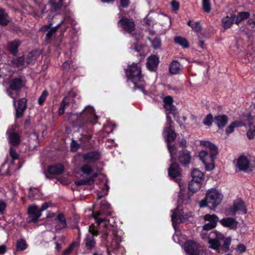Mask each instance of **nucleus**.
I'll use <instances>...</instances> for the list:
<instances>
[{
  "label": "nucleus",
  "mask_w": 255,
  "mask_h": 255,
  "mask_svg": "<svg viewBox=\"0 0 255 255\" xmlns=\"http://www.w3.org/2000/svg\"><path fill=\"white\" fill-rule=\"evenodd\" d=\"M191 159V156L190 153L186 150H183L179 156V161L184 166L188 164L190 162Z\"/></svg>",
  "instance_id": "nucleus-24"
},
{
  "label": "nucleus",
  "mask_w": 255,
  "mask_h": 255,
  "mask_svg": "<svg viewBox=\"0 0 255 255\" xmlns=\"http://www.w3.org/2000/svg\"><path fill=\"white\" fill-rule=\"evenodd\" d=\"M64 0H50L49 4L55 11L60 10L63 6Z\"/></svg>",
  "instance_id": "nucleus-35"
},
{
  "label": "nucleus",
  "mask_w": 255,
  "mask_h": 255,
  "mask_svg": "<svg viewBox=\"0 0 255 255\" xmlns=\"http://www.w3.org/2000/svg\"><path fill=\"white\" fill-rule=\"evenodd\" d=\"M118 26L124 32L133 34L135 29V25L132 19L122 18L118 22Z\"/></svg>",
  "instance_id": "nucleus-9"
},
{
  "label": "nucleus",
  "mask_w": 255,
  "mask_h": 255,
  "mask_svg": "<svg viewBox=\"0 0 255 255\" xmlns=\"http://www.w3.org/2000/svg\"><path fill=\"white\" fill-rule=\"evenodd\" d=\"M8 141L11 145H17L20 143V136L16 132H12L8 135Z\"/></svg>",
  "instance_id": "nucleus-31"
},
{
  "label": "nucleus",
  "mask_w": 255,
  "mask_h": 255,
  "mask_svg": "<svg viewBox=\"0 0 255 255\" xmlns=\"http://www.w3.org/2000/svg\"><path fill=\"white\" fill-rule=\"evenodd\" d=\"M220 223L224 227L229 228L231 229H236L238 225V222L232 218H226L220 221Z\"/></svg>",
  "instance_id": "nucleus-22"
},
{
  "label": "nucleus",
  "mask_w": 255,
  "mask_h": 255,
  "mask_svg": "<svg viewBox=\"0 0 255 255\" xmlns=\"http://www.w3.org/2000/svg\"><path fill=\"white\" fill-rule=\"evenodd\" d=\"M83 158L85 162L93 163L100 158V154L99 152L93 151L84 154Z\"/></svg>",
  "instance_id": "nucleus-19"
},
{
  "label": "nucleus",
  "mask_w": 255,
  "mask_h": 255,
  "mask_svg": "<svg viewBox=\"0 0 255 255\" xmlns=\"http://www.w3.org/2000/svg\"><path fill=\"white\" fill-rule=\"evenodd\" d=\"M8 22L7 13L4 10L0 9V24L6 25L8 24Z\"/></svg>",
  "instance_id": "nucleus-38"
},
{
  "label": "nucleus",
  "mask_w": 255,
  "mask_h": 255,
  "mask_svg": "<svg viewBox=\"0 0 255 255\" xmlns=\"http://www.w3.org/2000/svg\"><path fill=\"white\" fill-rule=\"evenodd\" d=\"M5 207L6 204L5 202L2 200H0V213L3 214Z\"/></svg>",
  "instance_id": "nucleus-63"
},
{
  "label": "nucleus",
  "mask_w": 255,
  "mask_h": 255,
  "mask_svg": "<svg viewBox=\"0 0 255 255\" xmlns=\"http://www.w3.org/2000/svg\"><path fill=\"white\" fill-rule=\"evenodd\" d=\"M237 249L240 252L243 253V252H245V251L246 250V247L243 244H240L238 246Z\"/></svg>",
  "instance_id": "nucleus-64"
},
{
  "label": "nucleus",
  "mask_w": 255,
  "mask_h": 255,
  "mask_svg": "<svg viewBox=\"0 0 255 255\" xmlns=\"http://www.w3.org/2000/svg\"><path fill=\"white\" fill-rule=\"evenodd\" d=\"M214 162V161H206V163H203L205 166L206 170L211 171L214 168L215 166Z\"/></svg>",
  "instance_id": "nucleus-49"
},
{
  "label": "nucleus",
  "mask_w": 255,
  "mask_h": 255,
  "mask_svg": "<svg viewBox=\"0 0 255 255\" xmlns=\"http://www.w3.org/2000/svg\"><path fill=\"white\" fill-rule=\"evenodd\" d=\"M235 17V15H231L230 16H227L223 18L222 20L223 27L226 29L230 28L233 24Z\"/></svg>",
  "instance_id": "nucleus-29"
},
{
  "label": "nucleus",
  "mask_w": 255,
  "mask_h": 255,
  "mask_svg": "<svg viewBox=\"0 0 255 255\" xmlns=\"http://www.w3.org/2000/svg\"><path fill=\"white\" fill-rule=\"evenodd\" d=\"M163 135L167 144H169L171 142L174 141L176 136V133L170 127H166L164 129Z\"/></svg>",
  "instance_id": "nucleus-20"
},
{
  "label": "nucleus",
  "mask_w": 255,
  "mask_h": 255,
  "mask_svg": "<svg viewBox=\"0 0 255 255\" xmlns=\"http://www.w3.org/2000/svg\"><path fill=\"white\" fill-rule=\"evenodd\" d=\"M23 86L22 80L16 78L10 80L9 82V87L6 90V93L9 96L13 99V105H15V99L18 96V91Z\"/></svg>",
  "instance_id": "nucleus-6"
},
{
  "label": "nucleus",
  "mask_w": 255,
  "mask_h": 255,
  "mask_svg": "<svg viewBox=\"0 0 255 255\" xmlns=\"http://www.w3.org/2000/svg\"><path fill=\"white\" fill-rule=\"evenodd\" d=\"M82 120L90 122L92 123L96 122L97 117L96 116L95 110L93 107L88 106L85 107L81 115Z\"/></svg>",
  "instance_id": "nucleus-14"
},
{
  "label": "nucleus",
  "mask_w": 255,
  "mask_h": 255,
  "mask_svg": "<svg viewBox=\"0 0 255 255\" xmlns=\"http://www.w3.org/2000/svg\"><path fill=\"white\" fill-rule=\"evenodd\" d=\"M255 158L251 155H242L237 160V166L240 170L247 171L254 167Z\"/></svg>",
  "instance_id": "nucleus-7"
},
{
  "label": "nucleus",
  "mask_w": 255,
  "mask_h": 255,
  "mask_svg": "<svg viewBox=\"0 0 255 255\" xmlns=\"http://www.w3.org/2000/svg\"><path fill=\"white\" fill-rule=\"evenodd\" d=\"M184 249L189 255H199L202 247L195 241L190 240L185 244Z\"/></svg>",
  "instance_id": "nucleus-12"
},
{
  "label": "nucleus",
  "mask_w": 255,
  "mask_h": 255,
  "mask_svg": "<svg viewBox=\"0 0 255 255\" xmlns=\"http://www.w3.org/2000/svg\"><path fill=\"white\" fill-rule=\"evenodd\" d=\"M80 98V96L75 92L70 91L63 99L58 111V114L62 115L66 109L73 104L77 103L79 101Z\"/></svg>",
  "instance_id": "nucleus-5"
},
{
  "label": "nucleus",
  "mask_w": 255,
  "mask_h": 255,
  "mask_svg": "<svg viewBox=\"0 0 255 255\" xmlns=\"http://www.w3.org/2000/svg\"><path fill=\"white\" fill-rule=\"evenodd\" d=\"M201 184V183L191 180L189 183V190L191 192L195 193L200 189Z\"/></svg>",
  "instance_id": "nucleus-37"
},
{
  "label": "nucleus",
  "mask_w": 255,
  "mask_h": 255,
  "mask_svg": "<svg viewBox=\"0 0 255 255\" xmlns=\"http://www.w3.org/2000/svg\"><path fill=\"white\" fill-rule=\"evenodd\" d=\"M200 144L204 147L209 148L211 152L216 151L218 152L217 147L213 143L207 140H201Z\"/></svg>",
  "instance_id": "nucleus-36"
},
{
  "label": "nucleus",
  "mask_w": 255,
  "mask_h": 255,
  "mask_svg": "<svg viewBox=\"0 0 255 255\" xmlns=\"http://www.w3.org/2000/svg\"><path fill=\"white\" fill-rule=\"evenodd\" d=\"M164 105L173 104V99L171 96L165 97L163 99Z\"/></svg>",
  "instance_id": "nucleus-57"
},
{
  "label": "nucleus",
  "mask_w": 255,
  "mask_h": 255,
  "mask_svg": "<svg viewBox=\"0 0 255 255\" xmlns=\"http://www.w3.org/2000/svg\"><path fill=\"white\" fill-rule=\"evenodd\" d=\"M9 153H10V155L13 160L18 159V154L17 153V152L15 151V150L14 149H13L12 148H10V150H9Z\"/></svg>",
  "instance_id": "nucleus-55"
},
{
  "label": "nucleus",
  "mask_w": 255,
  "mask_h": 255,
  "mask_svg": "<svg viewBox=\"0 0 255 255\" xmlns=\"http://www.w3.org/2000/svg\"><path fill=\"white\" fill-rule=\"evenodd\" d=\"M11 63L16 67H20L24 65V59L23 57H19L12 60Z\"/></svg>",
  "instance_id": "nucleus-46"
},
{
  "label": "nucleus",
  "mask_w": 255,
  "mask_h": 255,
  "mask_svg": "<svg viewBox=\"0 0 255 255\" xmlns=\"http://www.w3.org/2000/svg\"><path fill=\"white\" fill-rule=\"evenodd\" d=\"M243 124L242 122L239 121H236L232 123H231L230 126H229L226 129V132L227 133L229 134L233 132L234 131V129L235 128L239 127L240 126H242Z\"/></svg>",
  "instance_id": "nucleus-41"
},
{
  "label": "nucleus",
  "mask_w": 255,
  "mask_h": 255,
  "mask_svg": "<svg viewBox=\"0 0 255 255\" xmlns=\"http://www.w3.org/2000/svg\"><path fill=\"white\" fill-rule=\"evenodd\" d=\"M48 172L52 174H60L63 171V166L61 164L51 166L48 168Z\"/></svg>",
  "instance_id": "nucleus-32"
},
{
  "label": "nucleus",
  "mask_w": 255,
  "mask_h": 255,
  "mask_svg": "<svg viewBox=\"0 0 255 255\" xmlns=\"http://www.w3.org/2000/svg\"><path fill=\"white\" fill-rule=\"evenodd\" d=\"M38 190L37 189H33L30 188L29 191V196L30 198H33L34 196V194L37 193Z\"/></svg>",
  "instance_id": "nucleus-62"
},
{
  "label": "nucleus",
  "mask_w": 255,
  "mask_h": 255,
  "mask_svg": "<svg viewBox=\"0 0 255 255\" xmlns=\"http://www.w3.org/2000/svg\"><path fill=\"white\" fill-rule=\"evenodd\" d=\"M169 69L171 74H178L181 73L182 66L177 61L174 60L170 64Z\"/></svg>",
  "instance_id": "nucleus-23"
},
{
  "label": "nucleus",
  "mask_w": 255,
  "mask_h": 255,
  "mask_svg": "<svg viewBox=\"0 0 255 255\" xmlns=\"http://www.w3.org/2000/svg\"><path fill=\"white\" fill-rule=\"evenodd\" d=\"M187 24L196 32H199L201 30V26L199 22H192L191 21H189Z\"/></svg>",
  "instance_id": "nucleus-45"
},
{
  "label": "nucleus",
  "mask_w": 255,
  "mask_h": 255,
  "mask_svg": "<svg viewBox=\"0 0 255 255\" xmlns=\"http://www.w3.org/2000/svg\"><path fill=\"white\" fill-rule=\"evenodd\" d=\"M27 247L25 240L23 239H19L16 242L17 251H23L25 250Z\"/></svg>",
  "instance_id": "nucleus-43"
},
{
  "label": "nucleus",
  "mask_w": 255,
  "mask_h": 255,
  "mask_svg": "<svg viewBox=\"0 0 255 255\" xmlns=\"http://www.w3.org/2000/svg\"><path fill=\"white\" fill-rule=\"evenodd\" d=\"M213 118L211 115H208L205 119L203 123L206 126H211L212 123Z\"/></svg>",
  "instance_id": "nucleus-54"
},
{
  "label": "nucleus",
  "mask_w": 255,
  "mask_h": 255,
  "mask_svg": "<svg viewBox=\"0 0 255 255\" xmlns=\"http://www.w3.org/2000/svg\"><path fill=\"white\" fill-rule=\"evenodd\" d=\"M152 45L154 49H157L159 48L160 46V41L157 38H155L153 39L151 41Z\"/></svg>",
  "instance_id": "nucleus-56"
},
{
  "label": "nucleus",
  "mask_w": 255,
  "mask_h": 255,
  "mask_svg": "<svg viewBox=\"0 0 255 255\" xmlns=\"http://www.w3.org/2000/svg\"><path fill=\"white\" fill-rule=\"evenodd\" d=\"M75 247V243H72L63 252V255H69Z\"/></svg>",
  "instance_id": "nucleus-53"
},
{
  "label": "nucleus",
  "mask_w": 255,
  "mask_h": 255,
  "mask_svg": "<svg viewBox=\"0 0 255 255\" xmlns=\"http://www.w3.org/2000/svg\"><path fill=\"white\" fill-rule=\"evenodd\" d=\"M223 198V195L219 190L212 188L207 191L205 199L200 202V206H208L210 209H214L221 203Z\"/></svg>",
  "instance_id": "nucleus-4"
},
{
  "label": "nucleus",
  "mask_w": 255,
  "mask_h": 255,
  "mask_svg": "<svg viewBox=\"0 0 255 255\" xmlns=\"http://www.w3.org/2000/svg\"><path fill=\"white\" fill-rule=\"evenodd\" d=\"M164 107L166 109V112H168L167 113L175 114L176 112V109L175 107L173 105V104L164 105Z\"/></svg>",
  "instance_id": "nucleus-47"
},
{
  "label": "nucleus",
  "mask_w": 255,
  "mask_h": 255,
  "mask_svg": "<svg viewBox=\"0 0 255 255\" xmlns=\"http://www.w3.org/2000/svg\"><path fill=\"white\" fill-rule=\"evenodd\" d=\"M168 175L171 179L177 182L181 187L183 184L181 182V172L178 164L173 162L168 169Z\"/></svg>",
  "instance_id": "nucleus-10"
},
{
  "label": "nucleus",
  "mask_w": 255,
  "mask_h": 255,
  "mask_svg": "<svg viewBox=\"0 0 255 255\" xmlns=\"http://www.w3.org/2000/svg\"><path fill=\"white\" fill-rule=\"evenodd\" d=\"M96 228L95 226L93 224L89 226V232L90 234L87 235L85 240L86 247L88 250H92L95 245L93 236L98 235V231Z\"/></svg>",
  "instance_id": "nucleus-13"
},
{
  "label": "nucleus",
  "mask_w": 255,
  "mask_h": 255,
  "mask_svg": "<svg viewBox=\"0 0 255 255\" xmlns=\"http://www.w3.org/2000/svg\"><path fill=\"white\" fill-rule=\"evenodd\" d=\"M250 13L248 12H239L235 17V23L238 24L244 19L248 18L250 16Z\"/></svg>",
  "instance_id": "nucleus-39"
},
{
  "label": "nucleus",
  "mask_w": 255,
  "mask_h": 255,
  "mask_svg": "<svg viewBox=\"0 0 255 255\" xmlns=\"http://www.w3.org/2000/svg\"><path fill=\"white\" fill-rule=\"evenodd\" d=\"M182 191V189L181 188L178 201L177 208L174 210H172L171 220L173 226L174 228H175L176 224L185 222L188 219L189 217L191 216V213L190 212H188L186 209L181 208L180 205V204L182 203H184L185 204L189 203V199L186 201L183 200Z\"/></svg>",
  "instance_id": "nucleus-2"
},
{
  "label": "nucleus",
  "mask_w": 255,
  "mask_h": 255,
  "mask_svg": "<svg viewBox=\"0 0 255 255\" xmlns=\"http://www.w3.org/2000/svg\"><path fill=\"white\" fill-rule=\"evenodd\" d=\"M209 247L214 250H217L220 246L219 241L224 239V236L222 233L215 231L209 234Z\"/></svg>",
  "instance_id": "nucleus-11"
},
{
  "label": "nucleus",
  "mask_w": 255,
  "mask_h": 255,
  "mask_svg": "<svg viewBox=\"0 0 255 255\" xmlns=\"http://www.w3.org/2000/svg\"><path fill=\"white\" fill-rule=\"evenodd\" d=\"M105 189H104L103 190V193L102 194L99 193L98 194V198H101L102 197H103L104 196L106 195L107 194V193H108V191L109 190V187L106 185H105Z\"/></svg>",
  "instance_id": "nucleus-60"
},
{
  "label": "nucleus",
  "mask_w": 255,
  "mask_h": 255,
  "mask_svg": "<svg viewBox=\"0 0 255 255\" xmlns=\"http://www.w3.org/2000/svg\"><path fill=\"white\" fill-rule=\"evenodd\" d=\"M167 146L168 148V151L170 154L171 160L173 161L175 159V158H174V155L176 154V147L175 145H170V143L167 144Z\"/></svg>",
  "instance_id": "nucleus-44"
},
{
  "label": "nucleus",
  "mask_w": 255,
  "mask_h": 255,
  "mask_svg": "<svg viewBox=\"0 0 255 255\" xmlns=\"http://www.w3.org/2000/svg\"><path fill=\"white\" fill-rule=\"evenodd\" d=\"M192 180L202 183L204 180V175L198 169H194L191 172Z\"/></svg>",
  "instance_id": "nucleus-26"
},
{
  "label": "nucleus",
  "mask_w": 255,
  "mask_h": 255,
  "mask_svg": "<svg viewBox=\"0 0 255 255\" xmlns=\"http://www.w3.org/2000/svg\"><path fill=\"white\" fill-rule=\"evenodd\" d=\"M231 239L230 237L224 239V244L223 246V248L225 251H227L229 250V246L231 244Z\"/></svg>",
  "instance_id": "nucleus-51"
},
{
  "label": "nucleus",
  "mask_w": 255,
  "mask_h": 255,
  "mask_svg": "<svg viewBox=\"0 0 255 255\" xmlns=\"http://www.w3.org/2000/svg\"><path fill=\"white\" fill-rule=\"evenodd\" d=\"M126 74L128 79L134 85L135 89H140L144 94H146L143 90L145 83L141 75V69L139 65L133 64L129 66L126 71Z\"/></svg>",
  "instance_id": "nucleus-3"
},
{
  "label": "nucleus",
  "mask_w": 255,
  "mask_h": 255,
  "mask_svg": "<svg viewBox=\"0 0 255 255\" xmlns=\"http://www.w3.org/2000/svg\"><path fill=\"white\" fill-rule=\"evenodd\" d=\"M79 147L78 144L75 141L73 140L71 144V149L73 151H76Z\"/></svg>",
  "instance_id": "nucleus-61"
},
{
  "label": "nucleus",
  "mask_w": 255,
  "mask_h": 255,
  "mask_svg": "<svg viewBox=\"0 0 255 255\" xmlns=\"http://www.w3.org/2000/svg\"><path fill=\"white\" fill-rule=\"evenodd\" d=\"M47 95H48V93L46 91H44L42 92L41 95L38 98V103L39 105H41L42 104H43L44 101L45 100L47 96Z\"/></svg>",
  "instance_id": "nucleus-52"
},
{
  "label": "nucleus",
  "mask_w": 255,
  "mask_h": 255,
  "mask_svg": "<svg viewBox=\"0 0 255 255\" xmlns=\"http://www.w3.org/2000/svg\"><path fill=\"white\" fill-rule=\"evenodd\" d=\"M218 152L214 151L208 153L205 150H202L199 153V157L203 163H206V161H214Z\"/></svg>",
  "instance_id": "nucleus-18"
},
{
  "label": "nucleus",
  "mask_w": 255,
  "mask_h": 255,
  "mask_svg": "<svg viewBox=\"0 0 255 255\" xmlns=\"http://www.w3.org/2000/svg\"><path fill=\"white\" fill-rule=\"evenodd\" d=\"M247 120L250 123V129L247 132V136L250 139L253 138L255 135V115L251 113L247 117Z\"/></svg>",
  "instance_id": "nucleus-16"
},
{
  "label": "nucleus",
  "mask_w": 255,
  "mask_h": 255,
  "mask_svg": "<svg viewBox=\"0 0 255 255\" xmlns=\"http://www.w3.org/2000/svg\"><path fill=\"white\" fill-rule=\"evenodd\" d=\"M28 212L31 218L30 222H36L41 215L40 209H38L35 205L30 206L28 208Z\"/></svg>",
  "instance_id": "nucleus-17"
},
{
  "label": "nucleus",
  "mask_w": 255,
  "mask_h": 255,
  "mask_svg": "<svg viewBox=\"0 0 255 255\" xmlns=\"http://www.w3.org/2000/svg\"><path fill=\"white\" fill-rule=\"evenodd\" d=\"M81 171L85 174H90L92 172V168L91 166L85 164L81 167Z\"/></svg>",
  "instance_id": "nucleus-50"
},
{
  "label": "nucleus",
  "mask_w": 255,
  "mask_h": 255,
  "mask_svg": "<svg viewBox=\"0 0 255 255\" xmlns=\"http://www.w3.org/2000/svg\"><path fill=\"white\" fill-rule=\"evenodd\" d=\"M93 218L95 219L96 223L98 225L103 223L105 226V229L103 232V238H109L110 236H113L115 238L113 239L112 237V242L107 245L108 253H109L112 251L119 250L121 248L120 245V241L115 237L116 231L115 227L113 225H111L109 221H105V220L99 218V213L93 214Z\"/></svg>",
  "instance_id": "nucleus-1"
},
{
  "label": "nucleus",
  "mask_w": 255,
  "mask_h": 255,
  "mask_svg": "<svg viewBox=\"0 0 255 255\" xmlns=\"http://www.w3.org/2000/svg\"><path fill=\"white\" fill-rule=\"evenodd\" d=\"M56 220H57V225L56 226L58 229H62L65 228L67 227V224L64 216L60 214H59Z\"/></svg>",
  "instance_id": "nucleus-33"
},
{
  "label": "nucleus",
  "mask_w": 255,
  "mask_h": 255,
  "mask_svg": "<svg viewBox=\"0 0 255 255\" xmlns=\"http://www.w3.org/2000/svg\"><path fill=\"white\" fill-rule=\"evenodd\" d=\"M146 23L148 25L153 26L156 23V20L153 17H149L146 18Z\"/></svg>",
  "instance_id": "nucleus-58"
},
{
  "label": "nucleus",
  "mask_w": 255,
  "mask_h": 255,
  "mask_svg": "<svg viewBox=\"0 0 255 255\" xmlns=\"http://www.w3.org/2000/svg\"><path fill=\"white\" fill-rule=\"evenodd\" d=\"M228 120V117L224 115L217 116L214 119L215 123L220 128L224 127L227 124Z\"/></svg>",
  "instance_id": "nucleus-28"
},
{
  "label": "nucleus",
  "mask_w": 255,
  "mask_h": 255,
  "mask_svg": "<svg viewBox=\"0 0 255 255\" xmlns=\"http://www.w3.org/2000/svg\"><path fill=\"white\" fill-rule=\"evenodd\" d=\"M171 6L173 10L176 11L179 7V3L176 0H173L171 2Z\"/></svg>",
  "instance_id": "nucleus-59"
},
{
  "label": "nucleus",
  "mask_w": 255,
  "mask_h": 255,
  "mask_svg": "<svg viewBox=\"0 0 255 255\" xmlns=\"http://www.w3.org/2000/svg\"><path fill=\"white\" fill-rule=\"evenodd\" d=\"M26 108V100L21 98L18 101V107L16 108V117L19 118L23 115V112Z\"/></svg>",
  "instance_id": "nucleus-21"
},
{
  "label": "nucleus",
  "mask_w": 255,
  "mask_h": 255,
  "mask_svg": "<svg viewBox=\"0 0 255 255\" xmlns=\"http://www.w3.org/2000/svg\"><path fill=\"white\" fill-rule=\"evenodd\" d=\"M97 176L96 174H94L92 177H91L88 179H82L75 181V184L77 186H81L82 185H91L94 182V178Z\"/></svg>",
  "instance_id": "nucleus-40"
},
{
  "label": "nucleus",
  "mask_w": 255,
  "mask_h": 255,
  "mask_svg": "<svg viewBox=\"0 0 255 255\" xmlns=\"http://www.w3.org/2000/svg\"><path fill=\"white\" fill-rule=\"evenodd\" d=\"M71 20L65 18L64 19L61 21L56 26L50 28V26L52 25L51 23H50L49 24L42 26L40 28V30L47 32L46 37L49 38L56 31L58 28L61 27L64 31L66 30L69 25L71 24Z\"/></svg>",
  "instance_id": "nucleus-8"
},
{
  "label": "nucleus",
  "mask_w": 255,
  "mask_h": 255,
  "mask_svg": "<svg viewBox=\"0 0 255 255\" xmlns=\"http://www.w3.org/2000/svg\"><path fill=\"white\" fill-rule=\"evenodd\" d=\"M202 7L205 12H210L211 10V3L210 0H202Z\"/></svg>",
  "instance_id": "nucleus-48"
},
{
  "label": "nucleus",
  "mask_w": 255,
  "mask_h": 255,
  "mask_svg": "<svg viewBox=\"0 0 255 255\" xmlns=\"http://www.w3.org/2000/svg\"><path fill=\"white\" fill-rule=\"evenodd\" d=\"M39 55V53L37 51L29 53L26 59L27 63L28 64H33L37 60L38 57Z\"/></svg>",
  "instance_id": "nucleus-30"
},
{
  "label": "nucleus",
  "mask_w": 255,
  "mask_h": 255,
  "mask_svg": "<svg viewBox=\"0 0 255 255\" xmlns=\"http://www.w3.org/2000/svg\"><path fill=\"white\" fill-rule=\"evenodd\" d=\"M233 211L234 213L240 211L244 214L246 213L247 209L243 200L240 199H238L234 202L233 205Z\"/></svg>",
  "instance_id": "nucleus-27"
},
{
  "label": "nucleus",
  "mask_w": 255,
  "mask_h": 255,
  "mask_svg": "<svg viewBox=\"0 0 255 255\" xmlns=\"http://www.w3.org/2000/svg\"><path fill=\"white\" fill-rule=\"evenodd\" d=\"M158 58L157 56L155 55L150 56L148 58L146 62L147 68L150 71L155 70L158 65Z\"/></svg>",
  "instance_id": "nucleus-25"
},
{
  "label": "nucleus",
  "mask_w": 255,
  "mask_h": 255,
  "mask_svg": "<svg viewBox=\"0 0 255 255\" xmlns=\"http://www.w3.org/2000/svg\"><path fill=\"white\" fill-rule=\"evenodd\" d=\"M174 41L176 43H177L183 47L187 48L189 46V44L187 40L181 37H176L174 38Z\"/></svg>",
  "instance_id": "nucleus-42"
},
{
  "label": "nucleus",
  "mask_w": 255,
  "mask_h": 255,
  "mask_svg": "<svg viewBox=\"0 0 255 255\" xmlns=\"http://www.w3.org/2000/svg\"><path fill=\"white\" fill-rule=\"evenodd\" d=\"M204 219L206 221L208 222L203 227V230L205 231H208L214 228L219 221V218L215 214H206L204 216Z\"/></svg>",
  "instance_id": "nucleus-15"
},
{
  "label": "nucleus",
  "mask_w": 255,
  "mask_h": 255,
  "mask_svg": "<svg viewBox=\"0 0 255 255\" xmlns=\"http://www.w3.org/2000/svg\"><path fill=\"white\" fill-rule=\"evenodd\" d=\"M20 44V42L17 40L9 42L8 45L9 50L13 55H15L17 53V49Z\"/></svg>",
  "instance_id": "nucleus-34"
}]
</instances>
